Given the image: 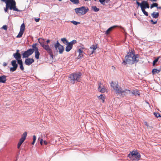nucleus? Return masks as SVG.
I'll list each match as a JSON object with an SVG mask.
<instances>
[{
  "instance_id": "9",
  "label": "nucleus",
  "mask_w": 161,
  "mask_h": 161,
  "mask_svg": "<svg viewBox=\"0 0 161 161\" xmlns=\"http://www.w3.org/2000/svg\"><path fill=\"white\" fill-rule=\"evenodd\" d=\"M34 53V50L33 49H30L26 51H25L22 54L23 58H28L31 55Z\"/></svg>"
},
{
  "instance_id": "29",
  "label": "nucleus",
  "mask_w": 161,
  "mask_h": 161,
  "mask_svg": "<svg viewBox=\"0 0 161 161\" xmlns=\"http://www.w3.org/2000/svg\"><path fill=\"white\" fill-rule=\"evenodd\" d=\"M70 1L73 3L75 4H78L79 3V0H70Z\"/></svg>"
},
{
  "instance_id": "27",
  "label": "nucleus",
  "mask_w": 161,
  "mask_h": 161,
  "mask_svg": "<svg viewBox=\"0 0 161 161\" xmlns=\"http://www.w3.org/2000/svg\"><path fill=\"white\" fill-rule=\"evenodd\" d=\"M97 47V45H93L92 47H90V49H93V51H92L91 54H92L94 53V50L96 49Z\"/></svg>"
},
{
  "instance_id": "14",
  "label": "nucleus",
  "mask_w": 161,
  "mask_h": 161,
  "mask_svg": "<svg viewBox=\"0 0 161 161\" xmlns=\"http://www.w3.org/2000/svg\"><path fill=\"white\" fill-rule=\"evenodd\" d=\"M13 56L14 58L17 61L19 60H22L21 59V55L20 53H14L13 54Z\"/></svg>"
},
{
  "instance_id": "54",
  "label": "nucleus",
  "mask_w": 161,
  "mask_h": 161,
  "mask_svg": "<svg viewBox=\"0 0 161 161\" xmlns=\"http://www.w3.org/2000/svg\"><path fill=\"white\" fill-rule=\"evenodd\" d=\"M58 1H61L62 0H58Z\"/></svg>"
},
{
  "instance_id": "38",
  "label": "nucleus",
  "mask_w": 161,
  "mask_h": 161,
  "mask_svg": "<svg viewBox=\"0 0 161 161\" xmlns=\"http://www.w3.org/2000/svg\"><path fill=\"white\" fill-rule=\"evenodd\" d=\"M136 3L138 5V6H140L141 8L142 5L143 4V1H142L141 3H140L139 2L137 1H136Z\"/></svg>"
},
{
  "instance_id": "39",
  "label": "nucleus",
  "mask_w": 161,
  "mask_h": 161,
  "mask_svg": "<svg viewBox=\"0 0 161 161\" xmlns=\"http://www.w3.org/2000/svg\"><path fill=\"white\" fill-rule=\"evenodd\" d=\"M154 114L155 116L157 118L160 117V115L159 113L155 112L154 113Z\"/></svg>"
},
{
  "instance_id": "12",
  "label": "nucleus",
  "mask_w": 161,
  "mask_h": 161,
  "mask_svg": "<svg viewBox=\"0 0 161 161\" xmlns=\"http://www.w3.org/2000/svg\"><path fill=\"white\" fill-rule=\"evenodd\" d=\"M34 62V60L33 58H28L25 59V63L26 65L29 66Z\"/></svg>"
},
{
  "instance_id": "51",
  "label": "nucleus",
  "mask_w": 161,
  "mask_h": 161,
  "mask_svg": "<svg viewBox=\"0 0 161 161\" xmlns=\"http://www.w3.org/2000/svg\"><path fill=\"white\" fill-rule=\"evenodd\" d=\"M157 8L161 9V7H158L157 6Z\"/></svg>"
},
{
  "instance_id": "30",
  "label": "nucleus",
  "mask_w": 161,
  "mask_h": 161,
  "mask_svg": "<svg viewBox=\"0 0 161 161\" xmlns=\"http://www.w3.org/2000/svg\"><path fill=\"white\" fill-rule=\"evenodd\" d=\"M92 10L95 12H98L99 10V9L98 8H97L96 6H92Z\"/></svg>"
},
{
  "instance_id": "43",
  "label": "nucleus",
  "mask_w": 161,
  "mask_h": 161,
  "mask_svg": "<svg viewBox=\"0 0 161 161\" xmlns=\"http://www.w3.org/2000/svg\"><path fill=\"white\" fill-rule=\"evenodd\" d=\"M3 29L5 30H6L7 29V26L6 25H4L3 26Z\"/></svg>"
},
{
  "instance_id": "13",
  "label": "nucleus",
  "mask_w": 161,
  "mask_h": 161,
  "mask_svg": "<svg viewBox=\"0 0 161 161\" xmlns=\"http://www.w3.org/2000/svg\"><path fill=\"white\" fill-rule=\"evenodd\" d=\"M27 136V133L26 132H24L22 135L21 138L20 139L19 142L22 144L25 139Z\"/></svg>"
},
{
  "instance_id": "11",
  "label": "nucleus",
  "mask_w": 161,
  "mask_h": 161,
  "mask_svg": "<svg viewBox=\"0 0 161 161\" xmlns=\"http://www.w3.org/2000/svg\"><path fill=\"white\" fill-rule=\"evenodd\" d=\"M98 90L99 92L102 93H104L105 91V87L100 83L98 84Z\"/></svg>"
},
{
  "instance_id": "7",
  "label": "nucleus",
  "mask_w": 161,
  "mask_h": 161,
  "mask_svg": "<svg viewBox=\"0 0 161 161\" xmlns=\"http://www.w3.org/2000/svg\"><path fill=\"white\" fill-rule=\"evenodd\" d=\"M111 86L113 88L116 93L120 94L121 93L123 89L119 85L118 83L112 81Z\"/></svg>"
},
{
  "instance_id": "55",
  "label": "nucleus",
  "mask_w": 161,
  "mask_h": 161,
  "mask_svg": "<svg viewBox=\"0 0 161 161\" xmlns=\"http://www.w3.org/2000/svg\"><path fill=\"white\" fill-rule=\"evenodd\" d=\"M6 64H5L4 66H6Z\"/></svg>"
},
{
  "instance_id": "49",
  "label": "nucleus",
  "mask_w": 161,
  "mask_h": 161,
  "mask_svg": "<svg viewBox=\"0 0 161 161\" xmlns=\"http://www.w3.org/2000/svg\"><path fill=\"white\" fill-rule=\"evenodd\" d=\"M19 50H16V52L15 53H19Z\"/></svg>"
},
{
  "instance_id": "46",
  "label": "nucleus",
  "mask_w": 161,
  "mask_h": 161,
  "mask_svg": "<svg viewBox=\"0 0 161 161\" xmlns=\"http://www.w3.org/2000/svg\"><path fill=\"white\" fill-rule=\"evenodd\" d=\"M43 139H41L40 141V143L41 145H42L43 144Z\"/></svg>"
},
{
  "instance_id": "42",
  "label": "nucleus",
  "mask_w": 161,
  "mask_h": 161,
  "mask_svg": "<svg viewBox=\"0 0 161 161\" xmlns=\"http://www.w3.org/2000/svg\"><path fill=\"white\" fill-rule=\"evenodd\" d=\"M22 144L20 143L19 142L18 143V145H17V148L18 149H19L21 145Z\"/></svg>"
},
{
  "instance_id": "32",
  "label": "nucleus",
  "mask_w": 161,
  "mask_h": 161,
  "mask_svg": "<svg viewBox=\"0 0 161 161\" xmlns=\"http://www.w3.org/2000/svg\"><path fill=\"white\" fill-rule=\"evenodd\" d=\"M24 32L20 31H19V33L18 35L16 37L17 38H20L22 36Z\"/></svg>"
},
{
  "instance_id": "33",
  "label": "nucleus",
  "mask_w": 161,
  "mask_h": 161,
  "mask_svg": "<svg viewBox=\"0 0 161 161\" xmlns=\"http://www.w3.org/2000/svg\"><path fill=\"white\" fill-rule=\"evenodd\" d=\"M98 97L100 99H101L102 100V102L103 103H104V102L105 98H104V97L103 96V95L101 94V95H100Z\"/></svg>"
},
{
  "instance_id": "20",
  "label": "nucleus",
  "mask_w": 161,
  "mask_h": 161,
  "mask_svg": "<svg viewBox=\"0 0 161 161\" xmlns=\"http://www.w3.org/2000/svg\"><path fill=\"white\" fill-rule=\"evenodd\" d=\"M151 15L153 18L156 19L158 17L159 14L158 12H153L151 14Z\"/></svg>"
},
{
  "instance_id": "31",
  "label": "nucleus",
  "mask_w": 161,
  "mask_h": 161,
  "mask_svg": "<svg viewBox=\"0 0 161 161\" xmlns=\"http://www.w3.org/2000/svg\"><path fill=\"white\" fill-rule=\"evenodd\" d=\"M25 29V25L24 23L22 24L20 26V31H24Z\"/></svg>"
},
{
  "instance_id": "22",
  "label": "nucleus",
  "mask_w": 161,
  "mask_h": 161,
  "mask_svg": "<svg viewBox=\"0 0 161 161\" xmlns=\"http://www.w3.org/2000/svg\"><path fill=\"white\" fill-rule=\"evenodd\" d=\"M18 63L20 65V68L22 70H24V67L23 65V62L22 60H18Z\"/></svg>"
},
{
  "instance_id": "47",
  "label": "nucleus",
  "mask_w": 161,
  "mask_h": 161,
  "mask_svg": "<svg viewBox=\"0 0 161 161\" xmlns=\"http://www.w3.org/2000/svg\"><path fill=\"white\" fill-rule=\"evenodd\" d=\"M141 9L143 13H144V12H145V11H146L145 10V9H144L143 8H141Z\"/></svg>"
},
{
  "instance_id": "1",
  "label": "nucleus",
  "mask_w": 161,
  "mask_h": 161,
  "mask_svg": "<svg viewBox=\"0 0 161 161\" xmlns=\"http://www.w3.org/2000/svg\"><path fill=\"white\" fill-rule=\"evenodd\" d=\"M139 55L137 54L135 55L133 53H128L127 55L126 56L125 60H124L122 63L125 64H133L136 63L138 61Z\"/></svg>"
},
{
  "instance_id": "26",
  "label": "nucleus",
  "mask_w": 161,
  "mask_h": 161,
  "mask_svg": "<svg viewBox=\"0 0 161 161\" xmlns=\"http://www.w3.org/2000/svg\"><path fill=\"white\" fill-rule=\"evenodd\" d=\"M61 40L63 42L65 45H66L67 44L69 43L68 41L65 38H62L61 39Z\"/></svg>"
},
{
  "instance_id": "19",
  "label": "nucleus",
  "mask_w": 161,
  "mask_h": 161,
  "mask_svg": "<svg viewBox=\"0 0 161 161\" xmlns=\"http://www.w3.org/2000/svg\"><path fill=\"white\" fill-rule=\"evenodd\" d=\"M78 52L79 53V55L78 57V58L79 59L80 58H82L83 56V52L82 49L80 48L78 50Z\"/></svg>"
},
{
  "instance_id": "36",
  "label": "nucleus",
  "mask_w": 161,
  "mask_h": 161,
  "mask_svg": "<svg viewBox=\"0 0 161 161\" xmlns=\"http://www.w3.org/2000/svg\"><path fill=\"white\" fill-rule=\"evenodd\" d=\"M33 141L32 143V145H34L36 142V137L35 135H34L33 137Z\"/></svg>"
},
{
  "instance_id": "41",
  "label": "nucleus",
  "mask_w": 161,
  "mask_h": 161,
  "mask_svg": "<svg viewBox=\"0 0 161 161\" xmlns=\"http://www.w3.org/2000/svg\"><path fill=\"white\" fill-rule=\"evenodd\" d=\"M150 21L152 22V23L153 24H154V25H155V24H156L157 23V21H153V20L152 19H151V20H150Z\"/></svg>"
},
{
  "instance_id": "16",
  "label": "nucleus",
  "mask_w": 161,
  "mask_h": 161,
  "mask_svg": "<svg viewBox=\"0 0 161 161\" xmlns=\"http://www.w3.org/2000/svg\"><path fill=\"white\" fill-rule=\"evenodd\" d=\"M65 48V51L67 52H69L72 49L73 46L69 42L67 44Z\"/></svg>"
},
{
  "instance_id": "37",
  "label": "nucleus",
  "mask_w": 161,
  "mask_h": 161,
  "mask_svg": "<svg viewBox=\"0 0 161 161\" xmlns=\"http://www.w3.org/2000/svg\"><path fill=\"white\" fill-rule=\"evenodd\" d=\"M77 41L76 40H74L69 42V43L73 46V44L76 43Z\"/></svg>"
},
{
  "instance_id": "28",
  "label": "nucleus",
  "mask_w": 161,
  "mask_h": 161,
  "mask_svg": "<svg viewBox=\"0 0 161 161\" xmlns=\"http://www.w3.org/2000/svg\"><path fill=\"white\" fill-rule=\"evenodd\" d=\"M159 70L157 69H153L152 73L153 75L155 74L156 73H158L160 72Z\"/></svg>"
},
{
  "instance_id": "40",
  "label": "nucleus",
  "mask_w": 161,
  "mask_h": 161,
  "mask_svg": "<svg viewBox=\"0 0 161 161\" xmlns=\"http://www.w3.org/2000/svg\"><path fill=\"white\" fill-rule=\"evenodd\" d=\"M73 24L75 25H77V24H80V22H77L75 21H72L71 22Z\"/></svg>"
},
{
  "instance_id": "10",
  "label": "nucleus",
  "mask_w": 161,
  "mask_h": 161,
  "mask_svg": "<svg viewBox=\"0 0 161 161\" xmlns=\"http://www.w3.org/2000/svg\"><path fill=\"white\" fill-rule=\"evenodd\" d=\"M11 64L13 67L10 68V70L11 71L14 72L16 70L18 67V64L16 63V61L15 60L12 61Z\"/></svg>"
},
{
  "instance_id": "17",
  "label": "nucleus",
  "mask_w": 161,
  "mask_h": 161,
  "mask_svg": "<svg viewBox=\"0 0 161 161\" xmlns=\"http://www.w3.org/2000/svg\"><path fill=\"white\" fill-rule=\"evenodd\" d=\"M6 81V76L5 75H2L0 76V82L2 83H5Z\"/></svg>"
},
{
  "instance_id": "25",
  "label": "nucleus",
  "mask_w": 161,
  "mask_h": 161,
  "mask_svg": "<svg viewBox=\"0 0 161 161\" xmlns=\"http://www.w3.org/2000/svg\"><path fill=\"white\" fill-rule=\"evenodd\" d=\"M36 43L33 44L32 45V47L33 48L32 49H33L34 50V51H36L38 50V47H36Z\"/></svg>"
},
{
  "instance_id": "50",
  "label": "nucleus",
  "mask_w": 161,
  "mask_h": 161,
  "mask_svg": "<svg viewBox=\"0 0 161 161\" xmlns=\"http://www.w3.org/2000/svg\"><path fill=\"white\" fill-rule=\"evenodd\" d=\"M145 125H146L147 126H148V125H147V122H145Z\"/></svg>"
},
{
  "instance_id": "5",
  "label": "nucleus",
  "mask_w": 161,
  "mask_h": 161,
  "mask_svg": "<svg viewBox=\"0 0 161 161\" xmlns=\"http://www.w3.org/2000/svg\"><path fill=\"white\" fill-rule=\"evenodd\" d=\"M81 76V73L79 72L78 73H72L70 75L68 76V80L70 83L74 84L75 81H80Z\"/></svg>"
},
{
  "instance_id": "18",
  "label": "nucleus",
  "mask_w": 161,
  "mask_h": 161,
  "mask_svg": "<svg viewBox=\"0 0 161 161\" xmlns=\"http://www.w3.org/2000/svg\"><path fill=\"white\" fill-rule=\"evenodd\" d=\"M131 93V92L130 90L128 89H125V90H123L122 89V92L120 93L121 95H124V96L126 95L128 93Z\"/></svg>"
},
{
  "instance_id": "2",
  "label": "nucleus",
  "mask_w": 161,
  "mask_h": 161,
  "mask_svg": "<svg viewBox=\"0 0 161 161\" xmlns=\"http://www.w3.org/2000/svg\"><path fill=\"white\" fill-rule=\"evenodd\" d=\"M1 1L5 2L6 4V7L4 9L5 12H8L9 8L10 10L13 9L14 11L18 12L19 11L16 8V3L14 0H1Z\"/></svg>"
},
{
  "instance_id": "56",
  "label": "nucleus",
  "mask_w": 161,
  "mask_h": 161,
  "mask_svg": "<svg viewBox=\"0 0 161 161\" xmlns=\"http://www.w3.org/2000/svg\"><path fill=\"white\" fill-rule=\"evenodd\" d=\"M160 117H161V116H160Z\"/></svg>"
},
{
  "instance_id": "3",
  "label": "nucleus",
  "mask_w": 161,
  "mask_h": 161,
  "mask_svg": "<svg viewBox=\"0 0 161 161\" xmlns=\"http://www.w3.org/2000/svg\"><path fill=\"white\" fill-rule=\"evenodd\" d=\"M38 40L41 46L47 52L50 54L51 57L52 58H53V56L52 51L50 47L47 44H46V43L44 42V39L42 38H39L38 39ZM50 42V41L49 39L47 40L46 41L47 43H49Z\"/></svg>"
},
{
  "instance_id": "6",
  "label": "nucleus",
  "mask_w": 161,
  "mask_h": 161,
  "mask_svg": "<svg viewBox=\"0 0 161 161\" xmlns=\"http://www.w3.org/2000/svg\"><path fill=\"white\" fill-rule=\"evenodd\" d=\"M74 10L77 14L83 15L88 11L89 9L87 7L82 6L81 7L76 8Z\"/></svg>"
},
{
  "instance_id": "45",
  "label": "nucleus",
  "mask_w": 161,
  "mask_h": 161,
  "mask_svg": "<svg viewBox=\"0 0 161 161\" xmlns=\"http://www.w3.org/2000/svg\"><path fill=\"white\" fill-rule=\"evenodd\" d=\"M143 14L146 16H148V13L147 12H146V11H145V12H144V13H143Z\"/></svg>"
},
{
  "instance_id": "24",
  "label": "nucleus",
  "mask_w": 161,
  "mask_h": 161,
  "mask_svg": "<svg viewBox=\"0 0 161 161\" xmlns=\"http://www.w3.org/2000/svg\"><path fill=\"white\" fill-rule=\"evenodd\" d=\"M35 52V57L36 59H38L39 58V55H40V53L38 50L36 51Z\"/></svg>"
},
{
  "instance_id": "44",
  "label": "nucleus",
  "mask_w": 161,
  "mask_h": 161,
  "mask_svg": "<svg viewBox=\"0 0 161 161\" xmlns=\"http://www.w3.org/2000/svg\"><path fill=\"white\" fill-rule=\"evenodd\" d=\"M40 19V18H37V19L35 18V20L36 22H38L39 21Z\"/></svg>"
},
{
  "instance_id": "52",
  "label": "nucleus",
  "mask_w": 161,
  "mask_h": 161,
  "mask_svg": "<svg viewBox=\"0 0 161 161\" xmlns=\"http://www.w3.org/2000/svg\"><path fill=\"white\" fill-rule=\"evenodd\" d=\"M157 0H153V2H156Z\"/></svg>"
},
{
  "instance_id": "21",
  "label": "nucleus",
  "mask_w": 161,
  "mask_h": 161,
  "mask_svg": "<svg viewBox=\"0 0 161 161\" xmlns=\"http://www.w3.org/2000/svg\"><path fill=\"white\" fill-rule=\"evenodd\" d=\"M116 26H114L112 27H111L109 28L106 31L105 33V34L106 35H108L109 34L110 32L112 31V30Z\"/></svg>"
},
{
  "instance_id": "4",
  "label": "nucleus",
  "mask_w": 161,
  "mask_h": 161,
  "mask_svg": "<svg viewBox=\"0 0 161 161\" xmlns=\"http://www.w3.org/2000/svg\"><path fill=\"white\" fill-rule=\"evenodd\" d=\"M128 157L133 161H138L140 159L141 156L138 151L136 150L130 152L128 155Z\"/></svg>"
},
{
  "instance_id": "15",
  "label": "nucleus",
  "mask_w": 161,
  "mask_h": 161,
  "mask_svg": "<svg viewBox=\"0 0 161 161\" xmlns=\"http://www.w3.org/2000/svg\"><path fill=\"white\" fill-rule=\"evenodd\" d=\"M149 5L147 1H143V4L142 5L141 8H143L144 9L149 8Z\"/></svg>"
},
{
  "instance_id": "8",
  "label": "nucleus",
  "mask_w": 161,
  "mask_h": 161,
  "mask_svg": "<svg viewBox=\"0 0 161 161\" xmlns=\"http://www.w3.org/2000/svg\"><path fill=\"white\" fill-rule=\"evenodd\" d=\"M54 47L56 49H57L58 48V49L60 54L62 53L64 51V47L59 43L58 41H57V42L55 44Z\"/></svg>"
},
{
  "instance_id": "48",
  "label": "nucleus",
  "mask_w": 161,
  "mask_h": 161,
  "mask_svg": "<svg viewBox=\"0 0 161 161\" xmlns=\"http://www.w3.org/2000/svg\"><path fill=\"white\" fill-rule=\"evenodd\" d=\"M44 143L45 145H46L47 144V142L46 141H44Z\"/></svg>"
},
{
  "instance_id": "23",
  "label": "nucleus",
  "mask_w": 161,
  "mask_h": 161,
  "mask_svg": "<svg viewBox=\"0 0 161 161\" xmlns=\"http://www.w3.org/2000/svg\"><path fill=\"white\" fill-rule=\"evenodd\" d=\"M131 93L135 96H136L137 95L139 96L140 95L139 91L137 90H133L131 92Z\"/></svg>"
},
{
  "instance_id": "35",
  "label": "nucleus",
  "mask_w": 161,
  "mask_h": 161,
  "mask_svg": "<svg viewBox=\"0 0 161 161\" xmlns=\"http://www.w3.org/2000/svg\"><path fill=\"white\" fill-rule=\"evenodd\" d=\"M160 58V57H158L157 58L155 59L153 62V65H155V64L156 63H157L158 61L159 58Z\"/></svg>"
},
{
  "instance_id": "34",
  "label": "nucleus",
  "mask_w": 161,
  "mask_h": 161,
  "mask_svg": "<svg viewBox=\"0 0 161 161\" xmlns=\"http://www.w3.org/2000/svg\"><path fill=\"white\" fill-rule=\"evenodd\" d=\"M158 4L157 3H154L152 4L150 6L151 8H152L154 7H157Z\"/></svg>"
},
{
  "instance_id": "53",
  "label": "nucleus",
  "mask_w": 161,
  "mask_h": 161,
  "mask_svg": "<svg viewBox=\"0 0 161 161\" xmlns=\"http://www.w3.org/2000/svg\"><path fill=\"white\" fill-rule=\"evenodd\" d=\"M150 1H153V0H150Z\"/></svg>"
}]
</instances>
